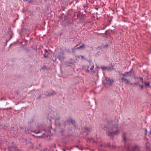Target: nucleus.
I'll use <instances>...</instances> for the list:
<instances>
[{"label": "nucleus", "mask_w": 151, "mask_h": 151, "mask_svg": "<svg viewBox=\"0 0 151 151\" xmlns=\"http://www.w3.org/2000/svg\"><path fill=\"white\" fill-rule=\"evenodd\" d=\"M103 128L104 130H106V133L108 135L111 137H113L114 135H116L119 133V130L117 129L115 132H111L114 128H116L118 127V124L116 123L113 124V122H108L107 124L103 126Z\"/></svg>", "instance_id": "obj_1"}, {"label": "nucleus", "mask_w": 151, "mask_h": 151, "mask_svg": "<svg viewBox=\"0 0 151 151\" xmlns=\"http://www.w3.org/2000/svg\"><path fill=\"white\" fill-rule=\"evenodd\" d=\"M132 69H131L129 72H125L124 74H122L121 75L124 76L131 77L132 76Z\"/></svg>", "instance_id": "obj_2"}, {"label": "nucleus", "mask_w": 151, "mask_h": 151, "mask_svg": "<svg viewBox=\"0 0 151 151\" xmlns=\"http://www.w3.org/2000/svg\"><path fill=\"white\" fill-rule=\"evenodd\" d=\"M57 58L60 61L63 60L64 58L63 52L62 51L60 52L57 56Z\"/></svg>", "instance_id": "obj_3"}, {"label": "nucleus", "mask_w": 151, "mask_h": 151, "mask_svg": "<svg viewBox=\"0 0 151 151\" xmlns=\"http://www.w3.org/2000/svg\"><path fill=\"white\" fill-rule=\"evenodd\" d=\"M84 47L85 46L84 44H82L81 46H79V45H77L76 47H74L73 49H79L84 48Z\"/></svg>", "instance_id": "obj_4"}, {"label": "nucleus", "mask_w": 151, "mask_h": 151, "mask_svg": "<svg viewBox=\"0 0 151 151\" xmlns=\"http://www.w3.org/2000/svg\"><path fill=\"white\" fill-rule=\"evenodd\" d=\"M121 80H122V82H124L126 84H129V81L128 79H127V78H121Z\"/></svg>", "instance_id": "obj_5"}, {"label": "nucleus", "mask_w": 151, "mask_h": 151, "mask_svg": "<svg viewBox=\"0 0 151 151\" xmlns=\"http://www.w3.org/2000/svg\"><path fill=\"white\" fill-rule=\"evenodd\" d=\"M45 53L44 55V57L45 58H47L48 57V52L46 50H45Z\"/></svg>", "instance_id": "obj_6"}, {"label": "nucleus", "mask_w": 151, "mask_h": 151, "mask_svg": "<svg viewBox=\"0 0 151 151\" xmlns=\"http://www.w3.org/2000/svg\"><path fill=\"white\" fill-rule=\"evenodd\" d=\"M109 83H108L107 84H109L110 85H112V83L114 82V80L113 79H110L109 81Z\"/></svg>", "instance_id": "obj_7"}, {"label": "nucleus", "mask_w": 151, "mask_h": 151, "mask_svg": "<svg viewBox=\"0 0 151 151\" xmlns=\"http://www.w3.org/2000/svg\"><path fill=\"white\" fill-rule=\"evenodd\" d=\"M142 82L144 83L146 86H150V83H146L145 82L142 81Z\"/></svg>", "instance_id": "obj_8"}, {"label": "nucleus", "mask_w": 151, "mask_h": 151, "mask_svg": "<svg viewBox=\"0 0 151 151\" xmlns=\"http://www.w3.org/2000/svg\"><path fill=\"white\" fill-rule=\"evenodd\" d=\"M123 136V140L124 141V142H125L126 141V139L125 138V137L124 134Z\"/></svg>", "instance_id": "obj_9"}, {"label": "nucleus", "mask_w": 151, "mask_h": 151, "mask_svg": "<svg viewBox=\"0 0 151 151\" xmlns=\"http://www.w3.org/2000/svg\"><path fill=\"white\" fill-rule=\"evenodd\" d=\"M13 148V147H9L8 148V149L9 150V151H12V148Z\"/></svg>", "instance_id": "obj_10"}, {"label": "nucleus", "mask_w": 151, "mask_h": 151, "mask_svg": "<svg viewBox=\"0 0 151 151\" xmlns=\"http://www.w3.org/2000/svg\"><path fill=\"white\" fill-rule=\"evenodd\" d=\"M70 122H71L72 124H74V123H75V122L74 121L72 120H71L70 121Z\"/></svg>", "instance_id": "obj_11"}, {"label": "nucleus", "mask_w": 151, "mask_h": 151, "mask_svg": "<svg viewBox=\"0 0 151 151\" xmlns=\"http://www.w3.org/2000/svg\"><path fill=\"white\" fill-rule=\"evenodd\" d=\"M105 80L107 81H109L110 80V79H109V78L108 77L105 78Z\"/></svg>", "instance_id": "obj_12"}, {"label": "nucleus", "mask_w": 151, "mask_h": 151, "mask_svg": "<svg viewBox=\"0 0 151 151\" xmlns=\"http://www.w3.org/2000/svg\"><path fill=\"white\" fill-rule=\"evenodd\" d=\"M134 85H135L136 86H137L139 85L138 83V82L135 83L133 84V86H134Z\"/></svg>", "instance_id": "obj_13"}, {"label": "nucleus", "mask_w": 151, "mask_h": 151, "mask_svg": "<svg viewBox=\"0 0 151 151\" xmlns=\"http://www.w3.org/2000/svg\"><path fill=\"white\" fill-rule=\"evenodd\" d=\"M53 95V93H48L47 95V96H51V95Z\"/></svg>", "instance_id": "obj_14"}, {"label": "nucleus", "mask_w": 151, "mask_h": 151, "mask_svg": "<svg viewBox=\"0 0 151 151\" xmlns=\"http://www.w3.org/2000/svg\"><path fill=\"white\" fill-rule=\"evenodd\" d=\"M139 86L140 87V88H141V89H143V86L142 85H139Z\"/></svg>", "instance_id": "obj_15"}, {"label": "nucleus", "mask_w": 151, "mask_h": 151, "mask_svg": "<svg viewBox=\"0 0 151 151\" xmlns=\"http://www.w3.org/2000/svg\"><path fill=\"white\" fill-rule=\"evenodd\" d=\"M85 128L88 131H89L90 130V129L87 127H86Z\"/></svg>", "instance_id": "obj_16"}, {"label": "nucleus", "mask_w": 151, "mask_h": 151, "mask_svg": "<svg viewBox=\"0 0 151 151\" xmlns=\"http://www.w3.org/2000/svg\"><path fill=\"white\" fill-rule=\"evenodd\" d=\"M40 131H39L37 132H34L35 133V134H38L39 133H40Z\"/></svg>", "instance_id": "obj_17"}, {"label": "nucleus", "mask_w": 151, "mask_h": 151, "mask_svg": "<svg viewBox=\"0 0 151 151\" xmlns=\"http://www.w3.org/2000/svg\"><path fill=\"white\" fill-rule=\"evenodd\" d=\"M107 68H108L107 67H103V69L106 70L107 69Z\"/></svg>", "instance_id": "obj_18"}, {"label": "nucleus", "mask_w": 151, "mask_h": 151, "mask_svg": "<svg viewBox=\"0 0 151 151\" xmlns=\"http://www.w3.org/2000/svg\"><path fill=\"white\" fill-rule=\"evenodd\" d=\"M139 78L140 80H143V78H142V77H139Z\"/></svg>", "instance_id": "obj_19"}, {"label": "nucleus", "mask_w": 151, "mask_h": 151, "mask_svg": "<svg viewBox=\"0 0 151 151\" xmlns=\"http://www.w3.org/2000/svg\"><path fill=\"white\" fill-rule=\"evenodd\" d=\"M136 148V147H133L132 148V150L134 151L135 150Z\"/></svg>", "instance_id": "obj_20"}, {"label": "nucleus", "mask_w": 151, "mask_h": 151, "mask_svg": "<svg viewBox=\"0 0 151 151\" xmlns=\"http://www.w3.org/2000/svg\"><path fill=\"white\" fill-rule=\"evenodd\" d=\"M86 72H89V70H88V69H87L86 70Z\"/></svg>", "instance_id": "obj_21"}, {"label": "nucleus", "mask_w": 151, "mask_h": 151, "mask_svg": "<svg viewBox=\"0 0 151 151\" xmlns=\"http://www.w3.org/2000/svg\"><path fill=\"white\" fill-rule=\"evenodd\" d=\"M129 84H130V85H133V83H130L129 82Z\"/></svg>", "instance_id": "obj_22"}, {"label": "nucleus", "mask_w": 151, "mask_h": 151, "mask_svg": "<svg viewBox=\"0 0 151 151\" xmlns=\"http://www.w3.org/2000/svg\"><path fill=\"white\" fill-rule=\"evenodd\" d=\"M134 79H137V77H134Z\"/></svg>", "instance_id": "obj_23"}, {"label": "nucleus", "mask_w": 151, "mask_h": 151, "mask_svg": "<svg viewBox=\"0 0 151 151\" xmlns=\"http://www.w3.org/2000/svg\"><path fill=\"white\" fill-rule=\"evenodd\" d=\"M47 151V150H44V151Z\"/></svg>", "instance_id": "obj_24"}, {"label": "nucleus", "mask_w": 151, "mask_h": 151, "mask_svg": "<svg viewBox=\"0 0 151 151\" xmlns=\"http://www.w3.org/2000/svg\"><path fill=\"white\" fill-rule=\"evenodd\" d=\"M145 131H146V132H147V129H146L145 130Z\"/></svg>", "instance_id": "obj_25"}, {"label": "nucleus", "mask_w": 151, "mask_h": 151, "mask_svg": "<svg viewBox=\"0 0 151 151\" xmlns=\"http://www.w3.org/2000/svg\"><path fill=\"white\" fill-rule=\"evenodd\" d=\"M100 52H99L98 53V55H99V54Z\"/></svg>", "instance_id": "obj_26"}, {"label": "nucleus", "mask_w": 151, "mask_h": 151, "mask_svg": "<svg viewBox=\"0 0 151 151\" xmlns=\"http://www.w3.org/2000/svg\"><path fill=\"white\" fill-rule=\"evenodd\" d=\"M108 45H106V47H108Z\"/></svg>", "instance_id": "obj_27"}, {"label": "nucleus", "mask_w": 151, "mask_h": 151, "mask_svg": "<svg viewBox=\"0 0 151 151\" xmlns=\"http://www.w3.org/2000/svg\"><path fill=\"white\" fill-rule=\"evenodd\" d=\"M150 134H151V130L150 131Z\"/></svg>", "instance_id": "obj_28"}, {"label": "nucleus", "mask_w": 151, "mask_h": 151, "mask_svg": "<svg viewBox=\"0 0 151 151\" xmlns=\"http://www.w3.org/2000/svg\"><path fill=\"white\" fill-rule=\"evenodd\" d=\"M91 70H93V68H91Z\"/></svg>", "instance_id": "obj_29"}, {"label": "nucleus", "mask_w": 151, "mask_h": 151, "mask_svg": "<svg viewBox=\"0 0 151 151\" xmlns=\"http://www.w3.org/2000/svg\"><path fill=\"white\" fill-rule=\"evenodd\" d=\"M63 151H65V150H63Z\"/></svg>", "instance_id": "obj_30"}, {"label": "nucleus", "mask_w": 151, "mask_h": 151, "mask_svg": "<svg viewBox=\"0 0 151 151\" xmlns=\"http://www.w3.org/2000/svg\"><path fill=\"white\" fill-rule=\"evenodd\" d=\"M81 57H82V58H83V56H81Z\"/></svg>", "instance_id": "obj_31"}, {"label": "nucleus", "mask_w": 151, "mask_h": 151, "mask_svg": "<svg viewBox=\"0 0 151 151\" xmlns=\"http://www.w3.org/2000/svg\"><path fill=\"white\" fill-rule=\"evenodd\" d=\"M108 70H110V69H109H109H108Z\"/></svg>", "instance_id": "obj_32"}]
</instances>
